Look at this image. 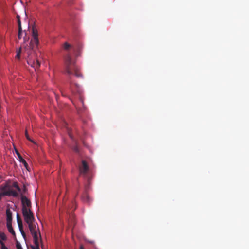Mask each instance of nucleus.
<instances>
[{
    "label": "nucleus",
    "instance_id": "f257e3e1",
    "mask_svg": "<svg viewBox=\"0 0 249 249\" xmlns=\"http://www.w3.org/2000/svg\"><path fill=\"white\" fill-rule=\"evenodd\" d=\"M32 36L33 39L31 40L30 45L25 47V51L28 54V59L27 63L31 67L35 68V70L38 69L40 67V64L38 60H33L30 57L32 54L34 52L35 47H37L39 44V40L38 38V33L35 27L32 28Z\"/></svg>",
    "mask_w": 249,
    "mask_h": 249
},
{
    "label": "nucleus",
    "instance_id": "a878e982",
    "mask_svg": "<svg viewBox=\"0 0 249 249\" xmlns=\"http://www.w3.org/2000/svg\"><path fill=\"white\" fill-rule=\"evenodd\" d=\"M75 209H76V207H75V208H74V209L73 210H72L71 212H72V211H73Z\"/></svg>",
    "mask_w": 249,
    "mask_h": 249
},
{
    "label": "nucleus",
    "instance_id": "4468645a",
    "mask_svg": "<svg viewBox=\"0 0 249 249\" xmlns=\"http://www.w3.org/2000/svg\"><path fill=\"white\" fill-rule=\"evenodd\" d=\"M0 240H1L3 242V241H5L7 240V237L6 235L4 232H0Z\"/></svg>",
    "mask_w": 249,
    "mask_h": 249
},
{
    "label": "nucleus",
    "instance_id": "bb28decb",
    "mask_svg": "<svg viewBox=\"0 0 249 249\" xmlns=\"http://www.w3.org/2000/svg\"><path fill=\"white\" fill-rule=\"evenodd\" d=\"M69 136H70V137H71L72 138V137H71V135L70 134H69Z\"/></svg>",
    "mask_w": 249,
    "mask_h": 249
},
{
    "label": "nucleus",
    "instance_id": "412c9836",
    "mask_svg": "<svg viewBox=\"0 0 249 249\" xmlns=\"http://www.w3.org/2000/svg\"><path fill=\"white\" fill-rule=\"evenodd\" d=\"M25 136L27 140L31 141L32 142H34L32 141V140L30 138L29 134L28 133L27 130H26L25 131Z\"/></svg>",
    "mask_w": 249,
    "mask_h": 249
},
{
    "label": "nucleus",
    "instance_id": "b1692460",
    "mask_svg": "<svg viewBox=\"0 0 249 249\" xmlns=\"http://www.w3.org/2000/svg\"><path fill=\"white\" fill-rule=\"evenodd\" d=\"M73 150L76 152H79V150H78V148L77 146H75Z\"/></svg>",
    "mask_w": 249,
    "mask_h": 249
},
{
    "label": "nucleus",
    "instance_id": "f8f14e48",
    "mask_svg": "<svg viewBox=\"0 0 249 249\" xmlns=\"http://www.w3.org/2000/svg\"><path fill=\"white\" fill-rule=\"evenodd\" d=\"M17 221L18 228H21L23 227L22 219L19 214H17Z\"/></svg>",
    "mask_w": 249,
    "mask_h": 249
},
{
    "label": "nucleus",
    "instance_id": "9d476101",
    "mask_svg": "<svg viewBox=\"0 0 249 249\" xmlns=\"http://www.w3.org/2000/svg\"><path fill=\"white\" fill-rule=\"evenodd\" d=\"M7 227L8 230V231L11 233L13 236H16L15 232L12 227V222L11 223H7Z\"/></svg>",
    "mask_w": 249,
    "mask_h": 249
},
{
    "label": "nucleus",
    "instance_id": "1a4fd4ad",
    "mask_svg": "<svg viewBox=\"0 0 249 249\" xmlns=\"http://www.w3.org/2000/svg\"><path fill=\"white\" fill-rule=\"evenodd\" d=\"M15 151L18 158H19V160L20 161V162L24 164V166L26 168V169H27L28 164L25 161V160L22 158L20 154L17 149H15Z\"/></svg>",
    "mask_w": 249,
    "mask_h": 249
},
{
    "label": "nucleus",
    "instance_id": "0eeeda50",
    "mask_svg": "<svg viewBox=\"0 0 249 249\" xmlns=\"http://www.w3.org/2000/svg\"><path fill=\"white\" fill-rule=\"evenodd\" d=\"M89 170V166L87 162L85 160H82V166L80 168V172L83 175H86Z\"/></svg>",
    "mask_w": 249,
    "mask_h": 249
},
{
    "label": "nucleus",
    "instance_id": "9b49d317",
    "mask_svg": "<svg viewBox=\"0 0 249 249\" xmlns=\"http://www.w3.org/2000/svg\"><path fill=\"white\" fill-rule=\"evenodd\" d=\"M82 198L83 201L85 202H89L90 200L89 196L87 193H85L82 196Z\"/></svg>",
    "mask_w": 249,
    "mask_h": 249
},
{
    "label": "nucleus",
    "instance_id": "39448f33",
    "mask_svg": "<svg viewBox=\"0 0 249 249\" xmlns=\"http://www.w3.org/2000/svg\"><path fill=\"white\" fill-rule=\"evenodd\" d=\"M22 212L24 220L27 223L34 221L35 218L34 217L33 213L31 211V209L24 208L23 209H22Z\"/></svg>",
    "mask_w": 249,
    "mask_h": 249
},
{
    "label": "nucleus",
    "instance_id": "ddd939ff",
    "mask_svg": "<svg viewBox=\"0 0 249 249\" xmlns=\"http://www.w3.org/2000/svg\"><path fill=\"white\" fill-rule=\"evenodd\" d=\"M35 246L32 247V249H40L39 239L34 240Z\"/></svg>",
    "mask_w": 249,
    "mask_h": 249
},
{
    "label": "nucleus",
    "instance_id": "6e6552de",
    "mask_svg": "<svg viewBox=\"0 0 249 249\" xmlns=\"http://www.w3.org/2000/svg\"><path fill=\"white\" fill-rule=\"evenodd\" d=\"M7 223H11L12 221V212L9 208H7L6 211Z\"/></svg>",
    "mask_w": 249,
    "mask_h": 249
},
{
    "label": "nucleus",
    "instance_id": "6ab92c4d",
    "mask_svg": "<svg viewBox=\"0 0 249 249\" xmlns=\"http://www.w3.org/2000/svg\"><path fill=\"white\" fill-rule=\"evenodd\" d=\"M0 244L1 245V249H8L2 241L0 240Z\"/></svg>",
    "mask_w": 249,
    "mask_h": 249
},
{
    "label": "nucleus",
    "instance_id": "5701e85b",
    "mask_svg": "<svg viewBox=\"0 0 249 249\" xmlns=\"http://www.w3.org/2000/svg\"><path fill=\"white\" fill-rule=\"evenodd\" d=\"M27 191V188L26 187V186L25 185H24L23 188V193H26Z\"/></svg>",
    "mask_w": 249,
    "mask_h": 249
},
{
    "label": "nucleus",
    "instance_id": "f3484780",
    "mask_svg": "<svg viewBox=\"0 0 249 249\" xmlns=\"http://www.w3.org/2000/svg\"><path fill=\"white\" fill-rule=\"evenodd\" d=\"M19 231L23 236V237L24 238V239L25 240H26V234L24 232V231H23V227H22L21 228H19Z\"/></svg>",
    "mask_w": 249,
    "mask_h": 249
},
{
    "label": "nucleus",
    "instance_id": "dca6fc26",
    "mask_svg": "<svg viewBox=\"0 0 249 249\" xmlns=\"http://www.w3.org/2000/svg\"><path fill=\"white\" fill-rule=\"evenodd\" d=\"M71 47V45L68 42H66L63 44V48L66 50H68Z\"/></svg>",
    "mask_w": 249,
    "mask_h": 249
},
{
    "label": "nucleus",
    "instance_id": "7ed1b4c3",
    "mask_svg": "<svg viewBox=\"0 0 249 249\" xmlns=\"http://www.w3.org/2000/svg\"><path fill=\"white\" fill-rule=\"evenodd\" d=\"M65 70L69 75L74 74L75 76L79 77L81 76L79 72V69L75 64V62L72 60L71 55L68 54L64 58Z\"/></svg>",
    "mask_w": 249,
    "mask_h": 249
},
{
    "label": "nucleus",
    "instance_id": "393cba45",
    "mask_svg": "<svg viewBox=\"0 0 249 249\" xmlns=\"http://www.w3.org/2000/svg\"><path fill=\"white\" fill-rule=\"evenodd\" d=\"M80 249H84V248L83 247V246L81 245V246H80Z\"/></svg>",
    "mask_w": 249,
    "mask_h": 249
},
{
    "label": "nucleus",
    "instance_id": "2eb2a0df",
    "mask_svg": "<svg viewBox=\"0 0 249 249\" xmlns=\"http://www.w3.org/2000/svg\"><path fill=\"white\" fill-rule=\"evenodd\" d=\"M16 18H17V21H18V28H19L21 30V28H22V27H21V23L19 15H17Z\"/></svg>",
    "mask_w": 249,
    "mask_h": 249
},
{
    "label": "nucleus",
    "instance_id": "f03ea898",
    "mask_svg": "<svg viewBox=\"0 0 249 249\" xmlns=\"http://www.w3.org/2000/svg\"><path fill=\"white\" fill-rule=\"evenodd\" d=\"M12 187L15 188L18 192H20L21 190L19 187L18 183L15 182L11 186L7 184L0 186V200L4 196H13L14 197H18L19 196L18 193L14 190Z\"/></svg>",
    "mask_w": 249,
    "mask_h": 249
},
{
    "label": "nucleus",
    "instance_id": "a211bd4d",
    "mask_svg": "<svg viewBox=\"0 0 249 249\" xmlns=\"http://www.w3.org/2000/svg\"><path fill=\"white\" fill-rule=\"evenodd\" d=\"M21 51V48L20 47L19 49V50L17 52V55L16 56V57L18 59H20V58Z\"/></svg>",
    "mask_w": 249,
    "mask_h": 249
},
{
    "label": "nucleus",
    "instance_id": "423d86ee",
    "mask_svg": "<svg viewBox=\"0 0 249 249\" xmlns=\"http://www.w3.org/2000/svg\"><path fill=\"white\" fill-rule=\"evenodd\" d=\"M20 198L22 203V209L24 208H28L31 209V201L27 198V197L23 195V193L20 194Z\"/></svg>",
    "mask_w": 249,
    "mask_h": 249
},
{
    "label": "nucleus",
    "instance_id": "20e7f679",
    "mask_svg": "<svg viewBox=\"0 0 249 249\" xmlns=\"http://www.w3.org/2000/svg\"><path fill=\"white\" fill-rule=\"evenodd\" d=\"M30 230V231L33 236V239H39L40 237V233L39 232V230L38 227L36 226V224L33 223V222L27 223Z\"/></svg>",
    "mask_w": 249,
    "mask_h": 249
},
{
    "label": "nucleus",
    "instance_id": "4be33fe9",
    "mask_svg": "<svg viewBox=\"0 0 249 249\" xmlns=\"http://www.w3.org/2000/svg\"><path fill=\"white\" fill-rule=\"evenodd\" d=\"M16 248H17V249H22L20 244L18 241H16Z\"/></svg>",
    "mask_w": 249,
    "mask_h": 249
},
{
    "label": "nucleus",
    "instance_id": "aec40b11",
    "mask_svg": "<svg viewBox=\"0 0 249 249\" xmlns=\"http://www.w3.org/2000/svg\"><path fill=\"white\" fill-rule=\"evenodd\" d=\"M22 33V28H21V30L18 28V38L19 39L21 38V34Z\"/></svg>",
    "mask_w": 249,
    "mask_h": 249
}]
</instances>
